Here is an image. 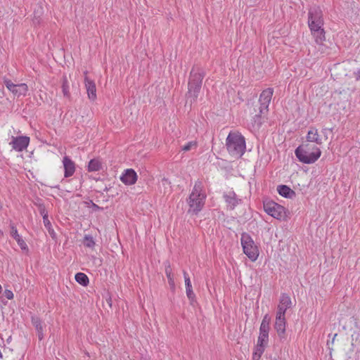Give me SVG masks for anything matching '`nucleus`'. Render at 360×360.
<instances>
[{"mask_svg":"<svg viewBox=\"0 0 360 360\" xmlns=\"http://www.w3.org/2000/svg\"><path fill=\"white\" fill-rule=\"evenodd\" d=\"M285 315L282 314H276V321L274 324V328L278 335L279 337L283 338L285 333Z\"/></svg>","mask_w":360,"mask_h":360,"instance_id":"nucleus-14","label":"nucleus"},{"mask_svg":"<svg viewBox=\"0 0 360 360\" xmlns=\"http://www.w3.org/2000/svg\"><path fill=\"white\" fill-rule=\"evenodd\" d=\"M206 194L200 183H195L191 193L186 199L188 208L187 213L190 215L198 214L204 207Z\"/></svg>","mask_w":360,"mask_h":360,"instance_id":"nucleus-1","label":"nucleus"},{"mask_svg":"<svg viewBox=\"0 0 360 360\" xmlns=\"http://www.w3.org/2000/svg\"><path fill=\"white\" fill-rule=\"evenodd\" d=\"M311 34L317 44H322L326 40V33L323 28L311 30Z\"/></svg>","mask_w":360,"mask_h":360,"instance_id":"nucleus-19","label":"nucleus"},{"mask_svg":"<svg viewBox=\"0 0 360 360\" xmlns=\"http://www.w3.org/2000/svg\"><path fill=\"white\" fill-rule=\"evenodd\" d=\"M36 327H37V328L38 330H42V327H41V324H40V323L37 324V325H36Z\"/></svg>","mask_w":360,"mask_h":360,"instance_id":"nucleus-33","label":"nucleus"},{"mask_svg":"<svg viewBox=\"0 0 360 360\" xmlns=\"http://www.w3.org/2000/svg\"><path fill=\"white\" fill-rule=\"evenodd\" d=\"M264 210L269 215L278 220L282 221L288 219V210L274 201L267 200L264 202Z\"/></svg>","mask_w":360,"mask_h":360,"instance_id":"nucleus-6","label":"nucleus"},{"mask_svg":"<svg viewBox=\"0 0 360 360\" xmlns=\"http://www.w3.org/2000/svg\"><path fill=\"white\" fill-rule=\"evenodd\" d=\"M270 322L271 317L268 314H266L264 316L260 325L259 335L257 339L255 351L253 354L254 359L257 360L261 357L262 354L264 352L265 347L268 344Z\"/></svg>","mask_w":360,"mask_h":360,"instance_id":"nucleus-4","label":"nucleus"},{"mask_svg":"<svg viewBox=\"0 0 360 360\" xmlns=\"http://www.w3.org/2000/svg\"><path fill=\"white\" fill-rule=\"evenodd\" d=\"M4 295L8 300H12L14 297L13 292L10 290H5Z\"/></svg>","mask_w":360,"mask_h":360,"instance_id":"nucleus-30","label":"nucleus"},{"mask_svg":"<svg viewBox=\"0 0 360 360\" xmlns=\"http://www.w3.org/2000/svg\"><path fill=\"white\" fill-rule=\"evenodd\" d=\"M291 306V299L288 295H283L278 307L277 314L285 315L286 310Z\"/></svg>","mask_w":360,"mask_h":360,"instance_id":"nucleus-16","label":"nucleus"},{"mask_svg":"<svg viewBox=\"0 0 360 360\" xmlns=\"http://www.w3.org/2000/svg\"><path fill=\"white\" fill-rule=\"evenodd\" d=\"M11 235L16 241L21 238L14 226H11Z\"/></svg>","mask_w":360,"mask_h":360,"instance_id":"nucleus-27","label":"nucleus"},{"mask_svg":"<svg viewBox=\"0 0 360 360\" xmlns=\"http://www.w3.org/2000/svg\"><path fill=\"white\" fill-rule=\"evenodd\" d=\"M198 142L196 141H191L186 143L181 148V150L184 152H187L191 150H195L198 147Z\"/></svg>","mask_w":360,"mask_h":360,"instance_id":"nucleus-25","label":"nucleus"},{"mask_svg":"<svg viewBox=\"0 0 360 360\" xmlns=\"http://www.w3.org/2000/svg\"><path fill=\"white\" fill-rule=\"evenodd\" d=\"M306 140L308 143H315L317 145H321L327 140V136L323 134V131H319L315 127H311L306 136Z\"/></svg>","mask_w":360,"mask_h":360,"instance_id":"nucleus-11","label":"nucleus"},{"mask_svg":"<svg viewBox=\"0 0 360 360\" xmlns=\"http://www.w3.org/2000/svg\"><path fill=\"white\" fill-rule=\"evenodd\" d=\"M226 146L229 153L235 158H240L246 148L245 139L238 131H231L229 134L226 139Z\"/></svg>","mask_w":360,"mask_h":360,"instance_id":"nucleus-3","label":"nucleus"},{"mask_svg":"<svg viewBox=\"0 0 360 360\" xmlns=\"http://www.w3.org/2000/svg\"><path fill=\"white\" fill-rule=\"evenodd\" d=\"M62 91H63L64 96H65L67 98L70 97L69 83H68V79L66 77H64L63 78Z\"/></svg>","mask_w":360,"mask_h":360,"instance_id":"nucleus-24","label":"nucleus"},{"mask_svg":"<svg viewBox=\"0 0 360 360\" xmlns=\"http://www.w3.org/2000/svg\"><path fill=\"white\" fill-rule=\"evenodd\" d=\"M226 201L230 205L231 208H233L237 204V200L234 198L230 196L226 198Z\"/></svg>","mask_w":360,"mask_h":360,"instance_id":"nucleus-29","label":"nucleus"},{"mask_svg":"<svg viewBox=\"0 0 360 360\" xmlns=\"http://www.w3.org/2000/svg\"><path fill=\"white\" fill-rule=\"evenodd\" d=\"M295 154L298 160L304 164H313L316 162L321 155V149L309 143L299 146L295 150Z\"/></svg>","mask_w":360,"mask_h":360,"instance_id":"nucleus-2","label":"nucleus"},{"mask_svg":"<svg viewBox=\"0 0 360 360\" xmlns=\"http://www.w3.org/2000/svg\"><path fill=\"white\" fill-rule=\"evenodd\" d=\"M63 165L65 177L72 176L75 172V163L68 156H65L63 158Z\"/></svg>","mask_w":360,"mask_h":360,"instance_id":"nucleus-15","label":"nucleus"},{"mask_svg":"<svg viewBox=\"0 0 360 360\" xmlns=\"http://www.w3.org/2000/svg\"><path fill=\"white\" fill-rule=\"evenodd\" d=\"M75 278L78 283L83 286H86L89 283L88 276L82 272L77 273L75 274Z\"/></svg>","mask_w":360,"mask_h":360,"instance_id":"nucleus-23","label":"nucleus"},{"mask_svg":"<svg viewBox=\"0 0 360 360\" xmlns=\"http://www.w3.org/2000/svg\"><path fill=\"white\" fill-rule=\"evenodd\" d=\"M84 245L87 248H94L95 246V241L94 238L91 236L85 235L84 237Z\"/></svg>","mask_w":360,"mask_h":360,"instance_id":"nucleus-26","label":"nucleus"},{"mask_svg":"<svg viewBox=\"0 0 360 360\" xmlns=\"http://www.w3.org/2000/svg\"><path fill=\"white\" fill-rule=\"evenodd\" d=\"M273 94L274 89L272 88H267L261 93L259 99L260 103L259 116H262V115H266L269 111V105L271 103Z\"/></svg>","mask_w":360,"mask_h":360,"instance_id":"nucleus-8","label":"nucleus"},{"mask_svg":"<svg viewBox=\"0 0 360 360\" xmlns=\"http://www.w3.org/2000/svg\"><path fill=\"white\" fill-rule=\"evenodd\" d=\"M240 243L243 253L251 262H255L259 257V250L252 237L249 234L243 233L241 235Z\"/></svg>","mask_w":360,"mask_h":360,"instance_id":"nucleus-5","label":"nucleus"},{"mask_svg":"<svg viewBox=\"0 0 360 360\" xmlns=\"http://www.w3.org/2000/svg\"><path fill=\"white\" fill-rule=\"evenodd\" d=\"M84 85L86 89V93L89 99L94 101L96 98V86L95 82L90 79L88 77H85L84 78Z\"/></svg>","mask_w":360,"mask_h":360,"instance_id":"nucleus-13","label":"nucleus"},{"mask_svg":"<svg viewBox=\"0 0 360 360\" xmlns=\"http://www.w3.org/2000/svg\"><path fill=\"white\" fill-rule=\"evenodd\" d=\"M138 176L133 169H127L120 176L121 181L125 185H134L137 181Z\"/></svg>","mask_w":360,"mask_h":360,"instance_id":"nucleus-12","label":"nucleus"},{"mask_svg":"<svg viewBox=\"0 0 360 360\" xmlns=\"http://www.w3.org/2000/svg\"><path fill=\"white\" fill-rule=\"evenodd\" d=\"M184 277L186 285V295L189 300H193L195 298V294L193 290L191 281L188 274L185 271H184Z\"/></svg>","mask_w":360,"mask_h":360,"instance_id":"nucleus-17","label":"nucleus"},{"mask_svg":"<svg viewBox=\"0 0 360 360\" xmlns=\"http://www.w3.org/2000/svg\"><path fill=\"white\" fill-rule=\"evenodd\" d=\"M101 161L98 158H95L89 161L87 169L90 172H98L101 169Z\"/></svg>","mask_w":360,"mask_h":360,"instance_id":"nucleus-22","label":"nucleus"},{"mask_svg":"<svg viewBox=\"0 0 360 360\" xmlns=\"http://www.w3.org/2000/svg\"><path fill=\"white\" fill-rule=\"evenodd\" d=\"M4 84L6 88L15 96H25L28 91V86L25 83L15 84L10 79H5Z\"/></svg>","mask_w":360,"mask_h":360,"instance_id":"nucleus-10","label":"nucleus"},{"mask_svg":"<svg viewBox=\"0 0 360 360\" xmlns=\"http://www.w3.org/2000/svg\"><path fill=\"white\" fill-rule=\"evenodd\" d=\"M308 25L310 31L323 28V12L320 7L314 6L309 11Z\"/></svg>","mask_w":360,"mask_h":360,"instance_id":"nucleus-7","label":"nucleus"},{"mask_svg":"<svg viewBox=\"0 0 360 360\" xmlns=\"http://www.w3.org/2000/svg\"><path fill=\"white\" fill-rule=\"evenodd\" d=\"M356 80H360V68L354 73Z\"/></svg>","mask_w":360,"mask_h":360,"instance_id":"nucleus-32","label":"nucleus"},{"mask_svg":"<svg viewBox=\"0 0 360 360\" xmlns=\"http://www.w3.org/2000/svg\"><path fill=\"white\" fill-rule=\"evenodd\" d=\"M1 291H2V287H1V285H0V293L1 292Z\"/></svg>","mask_w":360,"mask_h":360,"instance_id":"nucleus-34","label":"nucleus"},{"mask_svg":"<svg viewBox=\"0 0 360 360\" xmlns=\"http://www.w3.org/2000/svg\"><path fill=\"white\" fill-rule=\"evenodd\" d=\"M165 274L167 276L170 288L172 290H174L175 288H176L174 278V274L172 273V267L169 264H168L167 266H165Z\"/></svg>","mask_w":360,"mask_h":360,"instance_id":"nucleus-21","label":"nucleus"},{"mask_svg":"<svg viewBox=\"0 0 360 360\" xmlns=\"http://www.w3.org/2000/svg\"><path fill=\"white\" fill-rule=\"evenodd\" d=\"M278 193L283 197L292 198L295 196V193L290 187L285 185L278 186L277 188Z\"/></svg>","mask_w":360,"mask_h":360,"instance_id":"nucleus-20","label":"nucleus"},{"mask_svg":"<svg viewBox=\"0 0 360 360\" xmlns=\"http://www.w3.org/2000/svg\"><path fill=\"white\" fill-rule=\"evenodd\" d=\"M16 242H17L18 245L20 246V248L22 250H28L27 245L26 243L25 242V240L22 238L18 239Z\"/></svg>","mask_w":360,"mask_h":360,"instance_id":"nucleus-28","label":"nucleus"},{"mask_svg":"<svg viewBox=\"0 0 360 360\" xmlns=\"http://www.w3.org/2000/svg\"><path fill=\"white\" fill-rule=\"evenodd\" d=\"M195 77H197V82L195 83V79H192L189 83H188V91L189 92H191L193 91L194 96L197 97L198 93L200 89L201 86V82H202V78L200 75H195Z\"/></svg>","mask_w":360,"mask_h":360,"instance_id":"nucleus-18","label":"nucleus"},{"mask_svg":"<svg viewBox=\"0 0 360 360\" xmlns=\"http://www.w3.org/2000/svg\"><path fill=\"white\" fill-rule=\"evenodd\" d=\"M30 139L27 136H12L9 145L17 152H22L27 149L30 144Z\"/></svg>","mask_w":360,"mask_h":360,"instance_id":"nucleus-9","label":"nucleus"},{"mask_svg":"<svg viewBox=\"0 0 360 360\" xmlns=\"http://www.w3.org/2000/svg\"><path fill=\"white\" fill-rule=\"evenodd\" d=\"M43 221H44V226L47 229H50V228H51V223H50V221H49V220L48 219V217L46 215H44L43 217Z\"/></svg>","mask_w":360,"mask_h":360,"instance_id":"nucleus-31","label":"nucleus"}]
</instances>
